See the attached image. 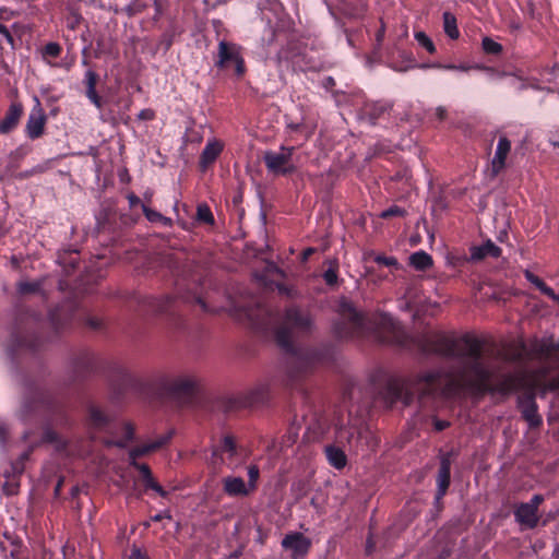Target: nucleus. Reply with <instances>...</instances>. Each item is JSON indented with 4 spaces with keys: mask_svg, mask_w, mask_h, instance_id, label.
Returning a JSON list of instances; mask_svg holds the SVG:
<instances>
[{
    "mask_svg": "<svg viewBox=\"0 0 559 559\" xmlns=\"http://www.w3.org/2000/svg\"><path fill=\"white\" fill-rule=\"evenodd\" d=\"M418 349L425 355L452 358L454 364L448 369H433L412 378H390L380 392V399L386 407L397 402L409 405L415 397L453 396L462 391L475 393H501L522 391L519 407L523 419H538L535 403L536 391L559 392V376L544 380L539 372L519 368L513 372H503L485 356V341L465 333L459 337L441 332L427 333L416 341ZM559 350V342L542 341L534 353L551 358Z\"/></svg>",
    "mask_w": 559,
    "mask_h": 559,
    "instance_id": "1",
    "label": "nucleus"
},
{
    "mask_svg": "<svg viewBox=\"0 0 559 559\" xmlns=\"http://www.w3.org/2000/svg\"><path fill=\"white\" fill-rule=\"evenodd\" d=\"M333 332L341 340L373 336L381 343L396 345H405L408 338L392 316L378 313L372 318L365 317L347 300L340 302L338 319L333 325Z\"/></svg>",
    "mask_w": 559,
    "mask_h": 559,
    "instance_id": "2",
    "label": "nucleus"
},
{
    "mask_svg": "<svg viewBox=\"0 0 559 559\" xmlns=\"http://www.w3.org/2000/svg\"><path fill=\"white\" fill-rule=\"evenodd\" d=\"M162 403L171 412L194 411L204 406L205 394L195 376L160 377L157 382Z\"/></svg>",
    "mask_w": 559,
    "mask_h": 559,
    "instance_id": "3",
    "label": "nucleus"
},
{
    "mask_svg": "<svg viewBox=\"0 0 559 559\" xmlns=\"http://www.w3.org/2000/svg\"><path fill=\"white\" fill-rule=\"evenodd\" d=\"M312 320L310 314L297 307L286 310L282 324L276 329L275 338L277 345L286 353H295V340L310 333Z\"/></svg>",
    "mask_w": 559,
    "mask_h": 559,
    "instance_id": "4",
    "label": "nucleus"
},
{
    "mask_svg": "<svg viewBox=\"0 0 559 559\" xmlns=\"http://www.w3.org/2000/svg\"><path fill=\"white\" fill-rule=\"evenodd\" d=\"M67 399L63 394L45 390H34L22 403L24 416H62L66 414Z\"/></svg>",
    "mask_w": 559,
    "mask_h": 559,
    "instance_id": "5",
    "label": "nucleus"
},
{
    "mask_svg": "<svg viewBox=\"0 0 559 559\" xmlns=\"http://www.w3.org/2000/svg\"><path fill=\"white\" fill-rule=\"evenodd\" d=\"M267 399L269 388L266 385H259L246 394L221 399L215 402L213 408L225 415H229L240 409L254 408L263 405Z\"/></svg>",
    "mask_w": 559,
    "mask_h": 559,
    "instance_id": "6",
    "label": "nucleus"
},
{
    "mask_svg": "<svg viewBox=\"0 0 559 559\" xmlns=\"http://www.w3.org/2000/svg\"><path fill=\"white\" fill-rule=\"evenodd\" d=\"M38 325V314L32 313L20 316L12 332V340L16 347L35 349L39 343L37 333Z\"/></svg>",
    "mask_w": 559,
    "mask_h": 559,
    "instance_id": "7",
    "label": "nucleus"
},
{
    "mask_svg": "<svg viewBox=\"0 0 559 559\" xmlns=\"http://www.w3.org/2000/svg\"><path fill=\"white\" fill-rule=\"evenodd\" d=\"M33 432H24V440L29 442L31 447L27 451L23 452L19 460L14 463L13 468L20 473L23 472L24 462L29 459V455L35 447L41 444H55L57 449H64L66 442L62 438L49 426H43L39 429L38 438H33Z\"/></svg>",
    "mask_w": 559,
    "mask_h": 559,
    "instance_id": "8",
    "label": "nucleus"
},
{
    "mask_svg": "<svg viewBox=\"0 0 559 559\" xmlns=\"http://www.w3.org/2000/svg\"><path fill=\"white\" fill-rule=\"evenodd\" d=\"M231 66L234 67L237 78H242L245 75L246 64L241 56L240 46L226 40H221L218 43L215 67L218 69H228Z\"/></svg>",
    "mask_w": 559,
    "mask_h": 559,
    "instance_id": "9",
    "label": "nucleus"
},
{
    "mask_svg": "<svg viewBox=\"0 0 559 559\" xmlns=\"http://www.w3.org/2000/svg\"><path fill=\"white\" fill-rule=\"evenodd\" d=\"M294 146H281L278 152L266 151L263 155V162L269 173L274 175H290L296 171L293 163Z\"/></svg>",
    "mask_w": 559,
    "mask_h": 559,
    "instance_id": "10",
    "label": "nucleus"
},
{
    "mask_svg": "<svg viewBox=\"0 0 559 559\" xmlns=\"http://www.w3.org/2000/svg\"><path fill=\"white\" fill-rule=\"evenodd\" d=\"M79 302L75 299H69L52 309L49 312V320L56 331H61L79 319Z\"/></svg>",
    "mask_w": 559,
    "mask_h": 559,
    "instance_id": "11",
    "label": "nucleus"
},
{
    "mask_svg": "<svg viewBox=\"0 0 559 559\" xmlns=\"http://www.w3.org/2000/svg\"><path fill=\"white\" fill-rule=\"evenodd\" d=\"M453 451L442 452L440 451L439 460L440 466L437 475V491L435 495V503L438 508L442 507V499L447 495L451 484V465Z\"/></svg>",
    "mask_w": 559,
    "mask_h": 559,
    "instance_id": "12",
    "label": "nucleus"
},
{
    "mask_svg": "<svg viewBox=\"0 0 559 559\" xmlns=\"http://www.w3.org/2000/svg\"><path fill=\"white\" fill-rule=\"evenodd\" d=\"M174 436L175 430L169 429L163 435L157 436L154 440L144 442L132 448L128 453L129 459H139L165 448L166 445L169 444Z\"/></svg>",
    "mask_w": 559,
    "mask_h": 559,
    "instance_id": "13",
    "label": "nucleus"
},
{
    "mask_svg": "<svg viewBox=\"0 0 559 559\" xmlns=\"http://www.w3.org/2000/svg\"><path fill=\"white\" fill-rule=\"evenodd\" d=\"M98 366L97 356L91 350L79 352L72 360V369L78 378H84L96 371Z\"/></svg>",
    "mask_w": 559,
    "mask_h": 559,
    "instance_id": "14",
    "label": "nucleus"
},
{
    "mask_svg": "<svg viewBox=\"0 0 559 559\" xmlns=\"http://www.w3.org/2000/svg\"><path fill=\"white\" fill-rule=\"evenodd\" d=\"M356 438L357 443L365 445L368 450L374 451L379 445L380 439L374 431L367 425V421L361 423L359 426L349 428L348 442L350 443Z\"/></svg>",
    "mask_w": 559,
    "mask_h": 559,
    "instance_id": "15",
    "label": "nucleus"
},
{
    "mask_svg": "<svg viewBox=\"0 0 559 559\" xmlns=\"http://www.w3.org/2000/svg\"><path fill=\"white\" fill-rule=\"evenodd\" d=\"M282 547L290 550L292 555L307 556L311 548V539L299 532H292L285 535L281 543Z\"/></svg>",
    "mask_w": 559,
    "mask_h": 559,
    "instance_id": "16",
    "label": "nucleus"
},
{
    "mask_svg": "<svg viewBox=\"0 0 559 559\" xmlns=\"http://www.w3.org/2000/svg\"><path fill=\"white\" fill-rule=\"evenodd\" d=\"M46 115L44 109L40 106V103L37 100L36 106L32 109L27 122L25 126L26 135L31 140L38 139L43 135L45 124H46Z\"/></svg>",
    "mask_w": 559,
    "mask_h": 559,
    "instance_id": "17",
    "label": "nucleus"
},
{
    "mask_svg": "<svg viewBox=\"0 0 559 559\" xmlns=\"http://www.w3.org/2000/svg\"><path fill=\"white\" fill-rule=\"evenodd\" d=\"M176 299L173 296H164L160 298L146 296L139 300L141 309L145 312L165 313L174 308Z\"/></svg>",
    "mask_w": 559,
    "mask_h": 559,
    "instance_id": "18",
    "label": "nucleus"
},
{
    "mask_svg": "<svg viewBox=\"0 0 559 559\" xmlns=\"http://www.w3.org/2000/svg\"><path fill=\"white\" fill-rule=\"evenodd\" d=\"M511 152V141L506 136L501 135L498 140L495 155L491 159V176L497 177L506 167V160Z\"/></svg>",
    "mask_w": 559,
    "mask_h": 559,
    "instance_id": "19",
    "label": "nucleus"
},
{
    "mask_svg": "<svg viewBox=\"0 0 559 559\" xmlns=\"http://www.w3.org/2000/svg\"><path fill=\"white\" fill-rule=\"evenodd\" d=\"M129 464L141 473L142 479L147 489L154 490L163 498L168 496V492L154 479L152 471L147 464L139 463L138 459H129Z\"/></svg>",
    "mask_w": 559,
    "mask_h": 559,
    "instance_id": "20",
    "label": "nucleus"
},
{
    "mask_svg": "<svg viewBox=\"0 0 559 559\" xmlns=\"http://www.w3.org/2000/svg\"><path fill=\"white\" fill-rule=\"evenodd\" d=\"M515 521L524 528L533 530L538 525V512L526 503H520L514 510Z\"/></svg>",
    "mask_w": 559,
    "mask_h": 559,
    "instance_id": "21",
    "label": "nucleus"
},
{
    "mask_svg": "<svg viewBox=\"0 0 559 559\" xmlns=\"http://www.w3.org/2000/svg\"><path fill=\"white\" fill-rule=\"evenodd\" d=\"M23 115V106L20 103H12L5 112L4 117L0 120V133L7 134L17 126Z\"/></svg>",
    "mask_w": 559,
    "mask_h": 559,
    "instance_id": "22",
    "label": "nucleus"
},
{
    "mask_svg": "<svg viewBox=\"0 0 559 559\" xmlns=\"http://www.w3.org/2000/svg\"><path fill=\"white\" fill-rule=\"evenodd\" d=\"M223 490L229 497H246L250 489L241 477L226 476L222 479Z\"/></svg>",
    "mask_w": 559,
    "mask_h": 559,
    "instance_id": "23",
    "label": "nucleus"
},
{
    "mask_svg": "<svg viewBox=\"0 0 559 559\" xmlns=\"http://www.w3.org/2000/svg\"><path fill=\"white\" fill-rule=\"evenodd\" d=\"M392 108V104L384 100L366 103L362 108L364 115L374 124L378 119L388 114Z\"/></svg>",
    "mask_w": 559,
    "mask_h": 559,
    "instance_id": "24",
    "label": "nucleus"
},
{
    "mask_svg": "<svg viewBox=\"0 0 559 559\" xmlns=\"http://www.w3.org/2000/svg\"><path fill=\"white\" fill-rule=\"evenodd\" d=\"M97 82L98 74L92 69L87 70L84 75V84L86 87L85 95L93 105L100 109L103 107V102L96 91Z\"/></svg>",
    "mask_w": 559,
    "mask_h": 559,
    "instance_id": "25",
    "label": "nucleus"
},
{
    "mask_svg": "<svg viewBox=\"0 0 559 559\" xmlns=\"http://www.w3.org/2000/svg\"><path fill=\"white\" fill-rule=\"evenodd\" d=\"M501 249L491 240H487L481 246L473 247L471 249V260L480 261L486 257L499 258Z\"/></svg>",
    "mask_w": 559,
    "mask_h": 559,
    "instance_id": "26",
    "label": "nucleus"
},
{
    "mask_svg": "<svg viewBox=\"0 0 559 559\" xmlns=\"http://www.w3.org/2000/svg\"><path fill=\"white\" fill-rule=\"evenodd\" d=\"M324 453L329 464L333 466L335 469L341 471L346 466L347 456L342 449L333 444H329L325 445Z\"/></svg>",
    "mask_w": 559,
    "mask_h": 559,
    "instance_id": "27",
    "label": "nucleus"
},
{
    "mask_svg": "<svg viewBox=\"0 0 559 559\" xmlns=\"http://www.w3.org/2000/svg\"><path fill=\"white\" fill-rule=\"evenodd\" d=\"M223 150V145L218 141L207 142L205 147L202 151L200 157V164L202 167H206L207 165L215 162V159L219 156Z\"/></svg>",
    "mask_w": 559,
    "mask_h": 559,
    "instance_id": "28",
    "label": "nucleus"
},
{
    "mask_svg": "<svg viewBox=\"0 0 559 559\" xmlns=\"http://www.w3.org/2000/svg\"><path fill=\"white\" fill-rule=\"evenodd\" d=\"M409 264L417 271H426L432 266L433 261L430 254L420 250L411 254Z\"/></svg>",
    "mask_w": 559,
    "mask_h": 559,
    "instance_id": "29",
    "label": "nucleus"
},
{
    "mask_svg": "<svg viewBox=\"0 0 559 559\" xmlns=\"http://www.w3.org/2000/svg\"><path fill=\"white\" fill-rule=\"evenodd\" d=\"M134 426L131 424V421H123L121 435L117 437L112 443L118 448H126L131 441L134 440Z\"/></svg>",
    "mask_w": 559,
    "mask_h": 559,
    "instance_id": "30",
    "label": "nucleus"
},
{
    "mask_svg": "<svg viewBox=\"0 0 559 559\" xmlns=\"http://www.w3.org/2000/svg\"><path fill=\"white\" fill-rule=\"evenodd\" d=\"M443 19V29L444 33L451 38V39H457L460 37V31L457 28V21L454 14L451 12H443L442 14Z\"/></svg>",
    "mask_w": 559,
    "mask_h": 559,
    "instance_id": "31",
    "label": "nucleus"
},
{
    "mask_svg": "<svg viewBox=\"0 0 559 559\" xmlns=\"http://www.w3.org/2000/svg\"><path fill=\"white\" fill-rule=\"evenodd\" d=\"M525 278L533 284L542 294L547 297H555V290L546 285V283L531 271H525Z\"/></svg>",
    "mask_w": 559,
    "mask_h": 559,
    "instance_id": "32",
    "label": "nucleus"
},
{
    "mask_svg": "<svg viewBox=\"0 0 559 559\" xmlns=\"http://www.w3.org/2000/svg\"><path fill=\"white\" fill-rule=\"evenodd\" d=\"M338 263L336 260L329 261V269L323 273V280L326 285L334 286L338 281Z\"/></svg>",
    "mask_w": 559,
    "mask_h": 559,
    "instance_id": "33",
    "label": "nucleus"
},
{
    "mask_svg": "<svg viewBox=\"0 0 559 559\" xmlns=\"http://www.w3.org/2000/svg\"><path fill=\"white\" fill-rule=\"evenodd\" d=\"M16 289L20 295L40 293L41 282H39V281H34V282L22 281V282L17 283Z\"/></svg>",
    "mask_w": 559,
    "mask_h": 559,
    "instance_id": "34",
    "label": "nucleus"
},
{
    "mask_svg": "<svg viewBox=\"0 0 559 559\" xmlns=\"http://www.w3.org/2000/svg\"><path fill=\"white\" fill-rule=\"evenodd\" d=\"M414 37L419 46L425 48L429 53H435L437 51L436 46L431 38L425 32H416Z\"/></svg>",
    "mask_w": 559,
    "mask_h": 559,
    "instance_id": "35",
    "label": "nucleus"
},
{
    "mask_svg": "<svg viewBox=\"0 0 559 559\" xmlns=\"http://www.w3.org/2000/svg\"><path fill=\"white\" fill-rule=\"evenodd\" d=\"M197 219L205 224H214V216L206 204H199L197 207Z\"/></svg>",
    "mask_w": 559,
    "mask_h": 559,
    "instance_id": "36",
    "label": "nucleus"
},
{
    "mask_svg": "<svg viewBox=\"0 0 559 559\" xmlns=\"http://www.w3.org/2000/svg\"><path fill=\"white\" fill-rule=\"evenodd\" d=\"M483 50L488 55H499L502 51V45L490 37H484L481 40Z\"/></svg>",
    "mask_w": 559,
    "mask_h": 559,
    "instance_id": "37",
    "label": "nucleus"
},
{
    "mask_svg": "<svg viewBox=\"0 0 559 559\" xmlns=\"http://www.w3.org/2000/svg\"><path fill=\"white\" fill-rule=\"evenodd\" d=\"M260 477V469L258 465L251 464L248 466V484L247 487L250 489V491H254L257 489V484Z\"/></svg>",
    "mask_w": 559,
    "mask_h": 559,
    "instance_id": "38",
    "label": "nucleus"
},
{
    "mask_svg": "<svg viewBox=\"0 0 559 559\" xmlns=\"http://www.w3.org/2000/svg\"><path fill=\"white\" fill-rule=\"evenodd\" d=\"M221 451L229 453L230 456L237 454V443L233 436L227 435L221 442Z\"/></svg>",
    "mask_w": 559,
    "mask_h": 559,
    "instance_id": "39",
    "label": "nucleus"
},
{
    "mask_svg": "<svg viewBox=\"0 0 559 559\" xmlns=\"http://www.w3.org/2000/svg\"><path fill=\"white\" fill-rule=\"evenodd\" d=\"M259 311L261 312V318L254 319V324L258 328L266 329L272 322V313L265 307L260 308Z\"/></svg>",
    "mask_w": 559,
    "mask_h": 559,
    "instance_id": "40",
    "label": "nucleus"
},
{
    "mask_svg": "<svg viewBox=\"0 0 559 559\" xmlns=\"http://www.w3.org/2000/svg\"><path fill=\"white\" fill-rule=\"evenodd\" d=\"M88 411V419H109L108 416L104 413V411L96 404L90 403L87 405Z\"/></svg>",
    "mask_w": 559,
    "mask_h": 559,
    "instance_id": "41",
    "label": "nucleus"
},
{
    "mask_svg": "<svg viewBox=\"0 0 559 559\" xmlns=\"http://www.w3.org/2000/svg\"><path fill=\"white\" fill-rule=\"evenodd\" d=\"M374 261L378 264L389 266V267H394L396 270H399L401 267V265L395 257L377 255L374 258Z\"/></svg>",
    "mask_w": 559,
    "mask_h": 559,
    "instance_id": "42",
    "label": "nucleus"
},
{
    "mask_svg": "<svg viewBox=\"0 0 559 559\" xmlns=\"http://www.w3.org/2000/svg\"><path fill=\"white\" fill-rule=\"evenodd\" d=\"M406 214V211L397 205H392L390 206L389 209L384 210L381 212L380 214V217L381 218H390V217H393V216H405Z\"/></svg>",
    "mask_w": 559,
    "mask_h": 559,
    "instance_id": "43",
    "label": "nucleus"
},
{
    "mask_svg": "<svg viewBox=\"0 0 559 559\" xmlns=\"http://www.w3.org/2000/svg\"><path fill=\"white\" fill-rule=\"evenodd\" d=\"M142 211L145 217L152 223H157L165 219L160 213L150 209L146 204H142Z\"/></svg>",
    "mask_w": 559,
    "mask_h": 559,
    "instance_id": "44",
    "label": "nucleus"
},
{
    "mask_svg": "<svg viewBox=\"0 0 559 559\" xmlns=\"http://www.w3.org/2000/svg\"><path fill=\"white\" fill-rule=\"evenodd\" d=\"M44 56L57 58L61 53V46L58 43H48L44 47Z\"/></svg>",
    "mask_w": 559,
    "mask_h": 559,
    "instance_id": "45",
    "label": "nucleus"
},
{
    "mask_svg": "<svg viewBox=\"0 0 559 559\" xmlns=\"http://www.w3.org/2000/svg\"><path fill=\"white\" fill-rule=\"evenodd\" d=\"M81 21H82L81 14H79L75 11H72L69 14V16L67 17V26H68V28L74 31V29L78 28V26L80 25Z\"/></svg>",
    "mask_w": 559,
    "mask_h": 559,
    "instance_id": "46",
    "label": "nucleus"
},
{
    "mask_svg": "<svg viewBox=\"0 0 559 559\" xmlns=\"http://www.w3.org/2000/svg\"><path fill=\"white\" fill-rule=\"evenodd\" d=\"M366 10H367L366 4L361 2L357 8L353 9V10H346V14H348L350 17H354V19H360L364 16Z\"/></svg>",
    "mask_w": 559,
    "mask_h": 559,
    "instance_id": "47",
    "label": "nucleus"
},
{
    "mask_svg": "<svg viewBox=\"0 0 559 559\" xmlns=\"http://www.w3.org/2000/svg\"><path fill=\"white\" fill-rule=\"evenodd\" d=\"M8 426L5 421H0V445L4 447L8 442Z\"/></svg>",
    "mask_w": 559,
    "mask_h": 559,
    "instance_id": "48",
    "label": "nucleus"
},
{
    "mask_svg": "<svg viewBox=\"0 0 559 559\" xmlns=\"http://www.w3.org/2000/svg\"><path fill=\"white\" fill-rule=\"evenodd\" d=\"M544 502V496L542 495H534L532 499L528 502H525L531 507L532 509L536 510L538 512L539 506Z\"/></svg>",
    "mask_w": 559,
    "mask_h": 559,
    "instance_id": "49",
    "label": "nucleus"
},
{
    "mask_svg": "<svg viewBox=\"0 0 559 559\" xmlns=\"http://www.w3.org/2000/svg\"><path fill=\"white\" fill-rule=\"evenodd\" d=\"M138 118L140 120H153L155 118V112L153 109H150V108H145V109H142L139 115H138Z\"/></svg>",
    "mask_w": 559,
    "mask_h": 559,
    "instance_id": "50",
    "label": "nucleus"
},
{
    "mask_svg": "<svg viewBox=\"0 0 559 559\" xmlns=\"http://www.w3.org/2000/svg\"><path fill=\"white\" fill-rule=\"evenodd\" d=\"M84 321L93 330H99L103 326L102 320L98 318L86 317Z\"/></svg>",
    "mask_w": 559,
    "mask_h": 559,
    "instance_id": "51",
    "label": "nucleus"
},
{
    "mask_svg": "<svg viewBox=\"0 0 559 559\" xmlns=\"http://www.w3.org/2000/svg\"><path fill=\"white\" fill-rule=\"evenodd\" d=\"M129 559H150L146 552L139 548H133Z\"/></svg>",
    "mask_w": 559,
    "mask_h": 559,
    "instance_id": "52",
    "label": "nucleus"
},
{
    "mask_svg": "<svg viewBox=\"0 0 559 559\" xmlns=\"http://www.w3.org/2000/svg\"><path fill=\"white\" fill-rule=\"evenodd\" d=\"M432 423H433V430L437 432L445 430L451 425V421H432Z\"/></svg>",
    "mask_w": 559,
    "mask_h": 559,
    "instance_id": "53",
    "label": "nucleus"
},
{
    "mask_svg": "<svg viewBox=\"0 0 559 559\" xmlns=\"http://www.w3.org/2000/svg\"><path fill=\"white\" fill-rule=\"evenodd\" d=\"M128 201H129V204H130L131 207H134L136 205H141L142 206V204H145L144 202L141 201V199L139 197H136L133 193H130L128 195Z\"/></svg>",
    "mask_w": 559,
    "mask_h": 559,
    "instance_id": "54",
    "label": "nucleus"
},
{
    "mask_svg": "<svg viewBox=\"0 0 559 559\" xmlns=\"http://www.w3.org/2000/svg\"><path fill=\"white\" fill-rule=\"evenodd\" d=\"M0 34L10 43L13 44V37L8 27L0 23Z\"/></svg>",
    "mask_w": 559,
    "mask_h": 559,
    "instance_id": "55",
    "label": "nucleus"
},
{
    "mask_svg": "<svg viewBox=\"0 0 559 559\" xmlns=\"http://www.w3.org/2000/svg\"><path fill=\"white\" fill-rule=\"evenodd\" d=\"M122 380L123 382L127 384V385H134L136 383V380L134 377H132L129 372L127 371H123L122 374Z\"/></svg>",
    "mask_w": 559,
    "mask_h": 559,
    "instance_id": "56",
    "label": "nucleus"
},
{
    "mask_svg": "<svg viewBox=\"0 0 559 559\" xmlns=\"http://www.w3.org/2000/svg\"><path fill=\"white\" fill-rule=\"evenodd\" d=\"M316 252V249L312 248V247H309V248H306L302 252H301V262H306L308 261V259Z\"/></svg>",
    "mask_w": 559,
    "mask_h": 559,
    "instance_id": "57",
    "label": "nucleus"
},
{
    "mask_svg": "<svg viewBox=\"0 0 559 559\" xmlns=\"http://www.w3.org/2000/svg\"><path fill=\"white\" fill-rule=\"evenodd\" d=\"M63 483H64V478L63 477H59V479H58V481H57V484L55 486V490H53L56 497L60 496Z\"/></svg>",
    "mask_w": 559,
    "mask_h": 559,
    "instance_id": "58",
    "label": "nucleus"
},
{
    "mask_svg": "<svg viewBox=\"0 0 559 559\" xmlns=\"http://www.w3.org/2000/svg\"><path fill=\"white\" fill-rule=\"evenodd\" d=\"M436 117L439 120H444L445 117H447V109L444 107H441V106L436 108Z\"/></svg>",
    "mask_w": 559,
    "mask_h": 559,
    "instance_id": "59",
    "label": "nucleus"
},
{
    "mask_svg": "<svg viewBox=\"0 0 559 559\" xmlns=\"http://www.w3.org/2000/svg\"><path fill=\"white\" fill-rule=\"evenodd\" d=\"M203 2L207 9H215L222 3V0H203Z\"/></svg>",
    "mask_w": 559,
    "mask_h": 559,
    "instance_id": "60",
    "label": "nucleus"
},
{
    "mask_svg": "<svg viewBox=\"0 0 559 559\" xmlns=\"http://www.w3.org/2000/svg\"><path fill=\"white\" fill-rule=\"evenodd\" d=\"M165 518L170 519L168 512L155 514L154 516L151 518V520L154 522H160Z\"/></svg>",
    "mask_w": 559,
    "mask_h": 559,
    "instance_id": "61",
    "label": "nucleus"
},
{
    "mask_svg": "<svg viewBox=\"0 0 559 559\" xmlns=\"http://www.w3.org/2000/svg\"><path fill=\"white\" fill-rule=\"evenodd\" d=\"M542 424H543V421H537V420L528 421V427H530V429H537L540 427Z\"/></svg>",
    "mask_w": 559,
    "mask_h": 559,
    "instance_id": "62",
    "label": "nucleus"
},
{
    "mask_svg": "<svg viewBox=\"0 0 559 559\" xmlns=\"http://www.w3.org/2000/svg\"><path fill=\"white\" fill-rule=\"evenodd\" d=\"M372 547H373V544H372V542H371V537H369V538L367 539V546H366V551H367V554H370V552H371Z\"/></svg>",
    "mask_w": 559,
    "mask_h": 559,
    "instance_id": "63",
    "label": "nucleus"
},
{
    "mask_svg": "<svg viewBox=\"0 0 559 559\" xmlns=\"http://www.w3.org/2000/svg\"><path fill=\"white\" fill-rule=\"evenodd\" d=\"M450 557V552L448 550H442L440 554V559H448Z\"/></svg>",
    "mask_w": 559,
    "mask_h": 559,
    "instance_id": "64",
    "label": "nucleus"
}]
</instances>
